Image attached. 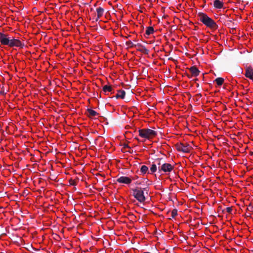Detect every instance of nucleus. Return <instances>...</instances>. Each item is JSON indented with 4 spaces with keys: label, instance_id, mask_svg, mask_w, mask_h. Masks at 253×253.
<instances>
[{
    "label": "nucleus",
    "instance_id": "4",
    "mask_svg": "<svg viewBox=\"0 0 253 253\" xmlns=\"http://www.w3.org/2000/svg\"><path fill=\"white\" fill-rule=\"evenodd\" d=\"M175 148L177 151H181L183 153H189L191 149V147L188 143H177L175 144Z\"/></svg>",
    "mask_w": 253,
    "mask_h": 253
},
{
    "label": "nucleus",
    "instance_id": "1",
    "mask_svg": "<svg viewBox=\"0 0 253 253\" xmlns=\"http://www.w3.org/2000/svg\"><path fill=\"white\" fill-rule=\"evenodd\" d=\"M132 191V195L139 202L143 203L145 200L144 196V192L148 193V190L147 188H142L141 187H136L135 188L131 189Z\"/></svg>",
    "mask_w": 253,
    "mask_h": 253
},
{
    "label": "nucleus",
    "instance_id": "26",
    "mask_svg": "<svg viewBox=\"0 0 253 253\" xmlns=\"http://www.w3.org/2000/svg\"><path fill=\"white\" fill-rule=\"evenodd\" d=\"M225 210L228 213H231L232 211V207H227L226 208Z\"/></svg>",
    "mask_w": 253,
    "mask_h": 253
},
{
    "label": "nucleus",
    "instance_id": "31",
    "mask_svg": "<svg viewBox=\"0 0 253 253\" xmlns=\"http://www.w3.org/2000/svg\"><path fill=\"white\" fill-rule=\"evenodd\" d=\"M227 19H225L224 18V17H223L222 18H220V21L221 22H223L224 23V22L226 21Z\"/></svg>",
    "mask_w": 253,
    "mask_h": 253
},
{
    "label": "nucleus",
    "instance_id": "32",
    "mask_svg": "<svg viewBox=\"0 0 253 253\" xmlns=\"http://www.w3.org/2000/svg\"><path fill=\"white\" fill-rule=\"evenodd\" d=\"M23 17H18V16H17V17H15L13 19L14 20H18V21H20V18H22Z\"/></svg>",
    "mask_w": 253,
    "mask_h": 253
},
{
    "label": "nucleus",
    "instance_id": "21",
    "mask_svg": "<svg viewBox=\"0 0 253 253\" xmlns=\"http://www.w3.org/2000/svg\"><path fill=\"white\" fill-rule=\"evenodd\" d=\"M126 44L128 47H136V44H134L131 41H129L126 42Z\"/></svg>",
    "mask_w": 253,
    "mask_h": 253
},
{
    "label": "nucleus",
    "instance_id": "34",
    "mask_svg": "<svg viewBox=\"0 0 253 253\" xmlns=\"http://www.w3.org/2000/svg\"><path fill=\"white\" fill-rule=\"evenodd\" d=\"M231 31L230 32L233 33V31L235 29V28L234 27H231Z\"/></svg>",
    "mask_w": 253,
    "mask_h": 253
},
{
    "label": "nucleus",
    "instance_id": "13",
    "mask_svg": "<svg viewBox=\"0 0 253 253\" xmlns=\"http://www.w3.org/2000/svg\"><path fill=\"white\" fill-rule=\"evenodd\" d=\"M126 95V92L124 90H119L118 91V93L115 96L116 98L118 99L121 98L124 99Z\"/></svg>",
    "mask_w": 253,
    "mask_h": 253
},
{
    "label": "nucleus",
    "instance_id": "19",
    "mask_svg": "<svg viewBox=\"0 0 253 253\" xmlns=\"http://www.w3.org/2000/svg\"><path fill=\"white\" fill-rule=\"evenodd\" d=\"M140 171L141 173H142L143 174H145L147 172L148 173H149V172H148V168L146 166H142L141 168H140Z\"/></svg>",
    "mask_w": 253,
    "mask_h": 253
},
{
    "label": "nucleus",
    "instance_id": "11",
    "mask_svg": "<svg viewBox=\"0 0 253 253\" xmlns=\"http://www.w3.org/2000/svg\"><path fill=\"white\" fill-rule=\"evenodd\" d=\"M136 47H138V48L137 49V50L139 51H140L141 52H143V53L145 54H148L149 52V50L147 49L144 45L141 44L140 43L136 44Z\"/></svg>",
    "mask_w": 253,
    "mask_h": 253
},
{
    "label": "nucleus",
    "instance_id": "8",
    "mask_svg": "<svg viewBox=\"0 0 253 253\" xmlns=\"http://www.w3.org/2000/svg\"><path fill=\"white\" fill-rule=\"evenodd\" d=\"M191 75L187 74V76L189 78H192L193 77H197L199 75L200 71L198 70V69L195 66H193L191 67L189 69Z\"/></svg>",
    "mask_w": 253,
    "mask_h": 253
},
{
    "label": "nucleus",
    "instance_id": "9",
    "mask_svg": "<svg viewBox=\"0 0 253 253\" xmlns=\"http://www.w3.org/2000/svg\"><path fill=\"white\" fill-rule=\"evenodd\" d=\"M117 181L120 183L128 184L131 182L132 180L129 177L122 176L118 178L117 179Z\"/></svg>",
    "mask_w": 253,
    "mask_h": 253
},
{
    "label": "nucleus",
    "instance_id": "14",
    "mask_svg": "<svg viewBox=\"0 0 253 253\" xmlns=\"http://www.w3.org/2000/svg\"><path fill=\"white\" fill-rule=\"evenodd\" d=\"M227 18L226 21L224 22V24L228 26L229 27H233L234 23L233 21L234 20L232 18H231L230 17H226Z\"/></svg>",
    "mask_w": 253,
    "mask_h": 253
},
{
    "label": "nucleus",
    "instance_id": "48",
    "mask_svg": "<svg viewBox=\"0 0 253 253\" xmlns=\"http://www.w3.org/2000/svg\"><path fill=\"white\" fill-rule=\"evenodd\" d=\"M128 152H129V153H131V150H129Z\"/></svg>",
    "mask_w": 253,
    "mask_h": 253
},
{
    "label": "nucleus",
    "instance_id": "24",
    "mask_svg": "<svg viewBox=\"0 0 253 253\" xmlns=\"http://www.w3.org/2000/svg\"><path fill=\"white\" fill-rule=\"evenodd\" d=\"M177 214V210L176 209H173L171 211V217L174 218Z\"/></svg>",
    "mask_w": 253,
    "mask_h": 253
},
{
    "label": "nucleus",
    "instance_id": "7",
    "mask_svg": "<svg viewBox=\"0 0 253 253\" xmlns=\"http://www.w3.org/2000/svg\"><path fill=\"white\" fill-rule=\"evenodd\" d=\"M8 46L10 47L16 46L20 48H23L24 46V44L22 43L19 40L11 38Z\"/></svg>",
    "mask_w": 253,
    "mask_h": 253
},
{
    "label": "nucleus",
    "instance_id": "22",
    "mask_svg": "<svg viewBox=\"0 0 253 253\" xmlns=\"http://www.w3.org/2000/svg\"><path fill=\"white\" fill-rule=\"evenodd\" d=\"M84 19L83 17H80L78 20L76 21L75 24L77 25V26H79V24H81L84 21Z\"/></svg>",
    "mask_w": 253,
    "mask_h": 253
},
{
    "label": "nucleus",
    "instance_id": "23",
    "mask_svg": "<svg viewBox=\"0 0 253 253\" xmlns=\"http://www.w3.org/2000/svg\"><path fill=\"white\" fill-rule=\"evenodd\" d=\"M157 170V166L156 164H153L152 165L151 168H150V171L151 173H154L156 172Z\"/></svg>",
    "mask_w": 253,
    "mask_h": 253
},
{
    "label": "nucleus",
    "instance_id": "28",
    "mask_svg": "<svg viewBox=\"0 0 253 253\" xmlns=\"http://www.w3.org/2000/svg\"><path fill=\"white\" fill-rule=\"evenodd\" d=\"M202 96L201 93H198L196 94V98L195 99V101H197L200 97Z\"/></svg>",
    "mask_w": 253,
    "mask_h": 253
},
{
    "label": "nucleus",
    "instance_id": "5",
    "mask_svg": "<svg viewBox=\"0 0 253 253\" xmlns=\"http://www.w3.org/2000/svg\"><path fill=\"white\" fill-rule=\"evenodd\" d=\"M173 169V166L169 163H163L161 167H158L159 172H161L162 171L165 172H169Z\"/></svg>",
    "mask_w": 253,
    "mask_h": 253
},
{
    "label": "nucleus",
    "instance_id": "44",
    "mask_svg": "<svg viewBox=\"0 0 253 253\" xmlns=\"http://www.w3.org/2000/svg\"><path fill=\"white\" fill-rule=\"evenodd\" d=\"M158 21H159V22H160V19H158Z\"/></svg>",
    "mask_w": 253,
    "mask_h": 253
},
{
    "label": "nucleus",
    "instance_id": "16",
    "mask_svg": "<svg viewBox=\"0 0 253 253\" xmlns=\"http://www.w3.org/2000/svg\"><path fill=\"white\" fill-rule=\"evenodd\" d=\"M113 90L111 85H105L102 88L103 91L106 93L107 92H112Z\"/></svg>",
    "mask_w": 253,
    "mask_h": 253
},
{
    "label": "nucleus",
    "instance_id": "33",
    "mask_svg": "<svg viewBox=\"0 0 253 253\" xmlns=\"http://www.w3.org/2000/svg\"><path fill=\"white\" fill-rule=\"evenodd\" d=\"M34 20H35V21H36V22H39V20H38L39 18H38V17L35 16V17H34ZM41 21V20H39V21Z\"/></svg>",
    "mask_w": 253,
    "mask_h": 253
},
{
    "label": "nucleus",
    "instance_id": "30",
    "mask_svg": "<svg viewBox=\"0 0 253 253\" xmlns=\"http://www.w3.org/2000/svg\"><path fill=\"white\" fill-rule=\"evenodd\" d=\"M123 146L124 148H130V147L126 143H124L123 144Z\"/></svg>",
    "mask_w": 253,
    "mask_h": 253
},
{
    "label": "nucleus",
    "instance_id": "46",
    "mask_svg": "<svg viewBox=\"0 0 253 253\" xmlns=\"http://www.w3.org/2000/svg\"><path fill=\"white\" fill-rule=\"evenodd\" d=\"M52 180H54V177H52Z\"/></svg>",
    "mask_w": 253,
    "mask_h": 253
},
{
    "label": "nucleus",
    "instance_id": "51",
    "mask_svg": "<svg viewBox=\"0 0 253 253\" xmlns=\"http://www.w3.org/2000/svg\"><path fill=\"white\" fill-rule=\"evenodd\" d=\"M129 37H130V36H128L127 37H126V38H129Z\"/></svg>",
    "mask_w": 253,
    "mask_h": 253
},
{
    "label": "nucleus",
    "instance_id": "15",
    "mask_svg": "<svg viewBox=\"0 0 253 253\" xmlns=\"http://www.w3.org/2000/svg\"><path fill=\"white\" fill-rule=\"evenodd\" d=\"M86 112H87V116L89 117H94V116H96L97 115H98V113L96 111H95L91 109H87L86 110Z\"/></svg>",
    "mask_w": 253,
    "mask_h": 253
},
{
    "label": "nucleus",
    "instance_id": "27",
    "mask_svg": "<svg viewBox=\"0 0 253 253\" xmlns=\"http://www.w3.org/2000/svg\"><path fill=\"white\" fill-rule=\"evenodd\" d=\"M69 184L71 185H76V182L75 181V180H74L73 179H70L69 181Z\"/></svg>",
    "mask_w": 253,
    "mask_h": 253
},
{
    "label": "nucleus",
    "instance_id": "38",
    "mask_svg": "<svg viewBox=\"0 0 253 253\" xmlns=\"http://www.w3.org/2000/svg\"><path fill=\"white\" fill-rule=\"evenodd\" d=\"M169 60H173L172 58V57H170L169 58Z\"/></svg>",
    "mask_w": 253,
    "mask_h": 253
},
{
    "label": "nucleus",
    "instance_id": "47",
    "mask_svg": "<svg viewBox=\"0 0 253 253\" xmlns=\"http://www.w3.org/2000/svg\"><path fill=\"white\" fill-rule=\"evenodd\" d=\"M167 23L168 24H169V22H168V21H167Z\"/></svg>",
    "mask_w": 253,
    "mask_h": 253
},
{
    "label": "nucleus",
    "instance_id": "3",
    "mask_svg": "<svg viewBox=\"0 0 253 253\" xmlns=\"http://www.w3.org/2000/svg\"><path fill=\"white\" fill-rule=\"evenodd\" d=\"M200 21L202 22L207 27L211 29H217L218 26L213 20L210 17H200Z\"/></svg>",
    "mask_w": 253,
    "mask_h": 253
},
{
    "label": "nucleus",
    "instance_id": "35",
    "mask_svg": "<svg viewBox=\"0 0 253 253\" xmlns=\"http://www.w3.org/2000/svg\"><path fill=\"white\" fill-rule=\"evenodd\" d=\"M249 210V211H252V212H253V206H252V207H251L250 208V210Z\"/></svg>",
    "mask_w": 253,
    "mask_h": 253
},
{
    "label": "nucleus",
    "instance_id": "43",
    "mask_svg": "<svg viewBox=\"0 0 253 253\" xmlns=\"http://www.w3.org/2000/svg\"><path fill=\"white\" fill-rule=\"evenodd\" d=\"M135 139L137 140H139V139L137 138H135Z\"/></svg>",
    "mask_w": 253,
    "mask_h": 253
},
{
    "label": "nucleus",
    "instance_id": "49",
    "mask_svg": "<svg viewBox=\"0 0 253 253\" xmlns=\"http://www.w3.org/2000/svg\"><path fill=\"white\" fill-rule=\"evenodd\" d=\"M128 152H129V153H131V150H129Z\"/></svg>",
    "mask_w": 253,
    "mask_h": 253
},
{
    "label": "nucleus",
    "instance_id": "40",
    "mask_svg": "<svg viewBox=\"0 0 253 253\" xmlns=\"http://www.w3.org/2000/svg\"><path fill=\"white\" fill-rule=\"evenodd\" d=\"M27 20L29 21L31 20L29 18H27Z\"/></svg>",
    "mask_w": 253,
    "mask_h": 253
},
{
    "label": "nucleus",
    "instance_id": "25",
    "mask_svg": "<svg viewBox=\"0 0 253 253\" xmlns=\"http://www.w3.org/2000/svg\"><path fill=\"white\" fill-rule=\"evenodd\" d=\"M104 11L103 9L101 8H97V12L98 16L103 14V12Z\"/></svg>",
    "mask_w": 253,
    "mask_h": 253
},
{
    "label": "nucleus",
    "instance_id": "37",
    "mask_svg": "<svg viewBox=\"0 0 253 253\" xmlns=\"http://www.w3.org/2000/svg\"><path fill=\"white\" fill-rule=\"evenodd\" d=\"M244 20H245V21H247V20H248V18H247V17H246V18H245Z\"/></svg>",
    "mask_w": 253,
    "mask_h": 253
},
{
    "label": "nucleus",
    "instance_id": "10",
    "mask_svg": "<svg viewBox=\"0 0 253 253\" xmlns=\"http://www.w3.org/2000/svg\"><path fill=\"white\" fill-rule=\"evenodd\" d=\"M245 76L251 80H253V69L248 67L246 68V73Z\"/></svg>",
    "mask_w": 253,
    "mask_h": 253
},
{
    "label": "nucleus",
    "instance_id": "20",
    "mask_svg": "<svg viewBox=\"0 0 253 253\" xmlns=\"http://www.w3.org/2000/svg\"><path fill=\"white\" fill-rule=\"evenodd\" d=\"M215 81L216 82L217 84L218 85H221L223 82H224V79L222 78H217L215 80Z\"/></svg>",
    "mask_w": 253,
    "mask_h": 253
},
{
    "label": "nucleus",
    "instance_id": "45",
    "mask_svg": "<svg viewBox=\"0 0 253 253\" xmlns=\"http://www.w3.org/2000/svg\"><path fill=\"white\" fill-rule=\"evenodd\" d=\"M52 180H54V177H52Z\"/></svg>",
    "mask_w": 253,
    "mask_h": 253
},
{
    "label": "nucleus",
    "instance_id": "39",
    "mask_svg": "<svg viewBox=\"0 0 253 253\" xmlns=\"http://www.w3.org/2000/svg\"><path fill=\"white\" fill-rule=\"evenodd\" d=\"M166 17H166V16H164V17H162V19L163 20V18H166Z\"/></svg>",
    "mask_w": 253,
    "mask_h": 253
},
{
    "label": "nucleus",
    "instance_id": "42",
    "mask_svg": "<svg viewBox=\"0 0 253 253\" xmlns=\"http://www.w3.org/2000/svg\"><path fill=\"white\" fill-rule=\"evenodd\" d=\"M135 139L137 140H139V139L137 138H135Z\"/></svg>",
    "mask_w": 253,
    "mask_h": 253
},
{
    "label": "nucleus",
    "instance_id": "2",
    "mask_svg": "<svg viewBox=\"0 0 253 253\" xmlns=\"http://www.w3.org/2000/svg\"><path fill=\"white\" fill-rule=\"evenodd\" d=\"M138 132L140 137L147 139H151L157 134L156 131L149 128L141 129L138 130Z\"/></svg>",
    "mask_w": 253,
    "mask_h": 253
},
{
    "label": "nucleus",
    "instance_id": "36",
    "mask_svg": "<svg viewBox=\"0 0 253 253\" xmlns=\"http://www.w3.org/2000/svg\"><path fill=\"white\" fill-rule=\"evenodd\" d=\"M199 16H206V15L205 14H200Z\"/></svg>",
    "mask_w": 253,
    "mask_h": 253
},
{
    "label": "nucleus",
    "instance_id": "17",
    "mask_svg": "<svg viewBox=\"0 0 253 253\" xmlns=\"http://www.w3.org/2000/svg\"><path fill=\"white\" fill-rule=\"evenodd\" d=\"M154 32V29L153 27L150 26L147 27V29L145 34L149 36L152 34Z\"/></svg>",
    "mask_w": 253,
    "mask_h": 253
},
{
    "label": "nucleus",
    "instance_id": "50",
    "mask_svg": "<svg viewBox=\"0 0 253 253\" xmlns=\"http://www.w3.org/2000/svg\"><path fill=\"white\" fill-rule=\"evenodd\" d=\"M176 19H177V20H179L178 18H177V17L176 18Z\"/></svg>",
    "mask_w": 253,
    "mask_h": 253
},
{
    "label": "nucleus",
    "instance_id": "18",
    "mask_svg": "<svg viewBox=\"0 0 253 253\" xmlns=\"http://www.w3.org/2000/svg\"><path fill=\"white\" fill-rule=\"evenodd\" d=\"M213 5L216 8H221L222 6V3L219 0H215L213 2Z\"/></svg>",
    "mask_w": 253,
    "mask_h": 253
},
{
    "label": "nucleus",
    "instance_id": "29",
    "mask_svg": "<svg viewBox=\"0 0 253 253\" xmlns=\"http://www.w3.org/2000/svg\"><path fill=\"white\" fill-rule=\"evenodd\" d=\"M161 160H162V159H158L156 161L157 162V165L159 166V167H161L160 165H161Z\"/></svg>",
    "mask_w": 253,
    "mask_h": 253
},
{
    "label": "nucleus",
    "instance_id": "6",
    "mask_svg": "<svg viewBox=\"0 0 253 253\" xmlns=\"http://www.w3.org/2000/svg\"><path fill=\"white\" fill-rule=\"evenodd\" d=\"M11 37L8 35L0 32V42L4 45H9Z\"/></svg>",
    "mask_w": 253,
    "mask_h": 253
},
{
    "label": "nucleus",
    "instance_id": "41",
    "mask_svg": "<svg viewBox=\"0 0 253 253\" xmlns=\"http://www.w3.org/2000/svg\"><path fill=\"white\" fill-rule=\"evenodd\" d=\"M149 23L151 24V20H150Z\"/></svg>",
    "mask_w": 253,
    "mask_h": 253
},
{
    "label": "nucleus",
    "instance_id": "12",
    "mask_svg": "<svg viewBox=\"0 0 253 253\" xmlns=\"http://www.w3.org/2000/svg\"><path fill=\"white\" fill-rule=\"evenodd\" d=\"M99 18L100 17H86V18H85L84 20L86 21V19H87V20H89V21H91L92 23H94V22H96L97 21H99V24H100V22L102 21V20H99ZM103 22H106V21H103ZM100 26L101 27V25L100 24Z\"/></svg>",
    "mask_w": 253,
    "mask_h": 253
}]
</instances>
